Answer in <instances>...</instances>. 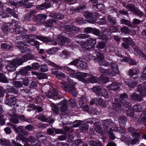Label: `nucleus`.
Masks as SVG:
<instances>
[{"mask_svg": "<svg viewBox=\"0 0 146 146\" xmlns=\"http://www.w3.org/2000/svg\"><path fill=\"white\" fill-rule=\"evenodd\" d=\"M34 57L33 55L29 54L24 55L20 58L13 59L7 65L6 68L9 71H13L16 70L17 66L21 65L29 60L33 59Z\"/></svg>", "mask_w": 146, "mask_h": 146, "instance_id": "obj_1", "label": "nucleus"}, {"mask_svg": "<svg viewBox=\"0 0 146 146\" xmlns=\"http://www.w3.org/2000/svg\"><path fill=\"white\" fill-rule=\"evenodd\" d=\"M67 81L68 84L66 85V82H62L61 84H60L59 86L61 87L65 90L68 91L71 93L73 96H76L77 95V93L75 88V83L73 82V80L69 78H67Z\"/></svg>", "mask_w": 146, "mask_h": 146, "instance_id": "obj_2", "label": "nucleus"}, {"mask_svg": "<svg viewBox=\"0 0 146 146\" xmlns=\"http://www.w3.org/2000/svg\"><path fill=\"white\" fill-rule=\"evenodd\" d=\"M96 54L97 57L95 60L100 66H110L109 62L104 60V57L103 54L100 52H97Z\"/></svg>", "mask_w": 146, "mask_h": 146, "instance_id": "obj_3", "label": "nucleus"}, {"mask_svg": "<svg viewBox=\"0 0 146 146\" xmlns=\"http://www.w3.org/2000/svg\"><path fill=\"white\" fill-rule=\"evenodd\" d=\"M92 76V74L88 73H84L82 72H78L73 74L72 75V77L78 79L79 80L85 83L87 82V80L85 78L88 77H90Z\"/></svg>", "mask_w": 146, "mask_h": 146, "instance_id": "obj_4", "label": "nucleus"}, {"mask_svg": "<svg viewBox=\"0 0 146 146\" xmlns=\"http://www.w3.org/2000/svg\"><path fill=\"white\" fill-rule=\"evenodd\" d=\"M57 38V42H54V44L55 45L58 43L60 45H63L66 43H68L70 42V40L68 38L64 37L60 34L58 36Z\"/></svg>", "mask_w": 146, "mask_h": 146, "instance_id": "obj_5", "label": "nucleus"}, {"mask_svg": "<svg viewBox=\"0 0 146 146\" xmlns=\"http://www.w3.org/2000/svg\"><path fill=\"white\" fill-rule=\"evenodd\" d=\"M47 17V15L45 14H38L34 16L33 20L36 22L40 24L46 19Z\"/></svg>", "mask_w": 146, "mask_h": 146, "instance_id": "obj_6", "label": "nucleus"}, {"mask_svg": "<svg viewBox=\"0 0 146 146\" xmlns=\"http://www.w3.org/2000/svg\"><path fill=\"white\" fill-rule=\"evenodd\" d=\"M121 102L117 99H115L114 102L112 103V106L114 110L119 112L123 110L121 106Z\"/></svg>", "mask_w": 146, "mask_h": 146, "instance_id": "obj_7", "label": "nucleus"}, {"mask_svg": "<svg viewBox=\"0 0 146 146\" xmlns=\"http://www.w3.org/2000/svg\"><path fill=\"white\" fill-rule=\"evenodd\" d=\"M67 102L66 100L61 101L58 104V105L60 106V110L61 112H64L67 110Z\"/></svg>", "mask_w": 146, "mask_h": 146, "instance_id": "obj_8", "label": "nucleus"}, {"mask_svg": "<svg viewBox=\"0 0 146 146\" xmlns=\"http://www.w3.org/2000/svg\"><path fill=\"white\" fill-rule=\"evenodd\" d=\"M14 127V129L17 133L19 134H22L23 135L27 136L29 135V132L26 131L24 129L23 126H18L17 127L16 125Z\"/></svg>", "mask_w": 146, "mask_h": 146, "instance_id": "obj_9", "label": "nucleus"}, {"mask_svg": "<svg viewBox=\"0 0 146 146\" xmlns=\"http://www.w3.org/2000/svg\"><path fill=\"white\" fill-rule=\"evenodd\" d=\"M48 95V98L55 100L59 99L62 98L60 97H59L58 92L55 89H53L50 91Z\"/></svg>", "mask_w": 146, "mask_h": 146, "instance_id": "obj_10", "label": "nucleus"}, {"mask_svg": "<svg viewBox=\"0 0 146 146\" xmlns=\"http://www.w3.org/2000/svg\"><path fill=\"white\" fill-rule=\"evenodd\" d=\"M102 124L105 128V130L106 131L109 130L110 127L113 128L112 127H111V125H112L114 123L112 122L110 119H106L103 120L102 121Z\"/></svg>", "mask_w": 146, "mask_h": 146, "instance_id": "obj_11", "label": "nucleus"}, {"mask_svg": "<svg viewBox=\"0 0 146 146\" xmlns=\"http://www.w3.org/2000/svg\"><path fill=\"white\" fill-rule=\"evenodd\" d=\"M51 4L48 1H46L45 3L37 5L36 8L38 11H41L47 9L51 7Z\"/></svg>", "mask_w": 146, "mask_h": 146, "instance_id": "obj_12", "label": "nucleus"}, {"mask_svg": "<svg viewBox=\"0 0 146 146\" xmlns=\"http://www.w3.org/2000/svg\"><path fill=\"white\" fill-rule=\"evenodd\" d=\"M85 16L87 19L88 22L90 23H93L96 21V19L94 17V15L92 13H86Z\"/></svg>", "mask_w": 146, "mask_h": 146, "instance_id": "obj_13", "label": "nucleus"}, {"mask_svg": "<svg viewBox=\"0 0 146 146\" xmlns=\"http://www.w3.org/2000/svg\"><path fill=\"white\" fill-rule=\"evenodd\" d=\"M64 28L65 30L67 31H79L80 30V28L75 26L69 25H65Z\"/></svg>", "mask_w": 146, "mask_h": 146, "instance_id": "obj_14", "label": "nucleus"}, {"mask_svg": "<svg viewBox=\"0 0 146 146\" xmlns=\"http://www.w3.org/2000/svg\"><path fill=\"white\" fill-rule=\"evenodd\" d=\"M120 84L119 83H112L110 85L107 86V88L109 90H119L120 88Z\"/></svg>", "mask_w": 146, "mask_h": 146, "instance_id": "obj_15", "label": "nucleus"}, {"mask_svg": "<svg viewBox=\"0 0 146 146\" xmlns=\"http://www.w3.org/2000/svg\"><path fill=\"white\" fill-rule=\"evenodd\" d=\"M128 131L134 137L139 138L140 136V133L138 132L137 130H135L134 128L132 127H129L128 128Z\"/></svg>", "mask_w": 146, "mask_h": 146, "instance_id": "obj_16", "label": "nucleus"}, {"mask_svg": "<svg viewBox=\"0 0 146 146\" xmlns=\"http://www.w3.org/2000/svg\"><path fill=\"white\" fill-rule=\"evenodd\" d=\"M17 102L16 98L15 97H10L6 100L5 103L9 106L12 107Z\"/></svg>", "mask_w": 146, "mask_h": 146, "instance_id": "obj_17", "label": "nucleus"}, {"mask_svg": "<svg viewBox=\"0 0 146 146\" xmlns=\"http://www.w3.org/2000/svg\"><path fill=\"white\" fill-rule=\"evenodd\" d=\"M14 28H12L11 23H7L4 25L3 29L4 32L9 31L13 33L14 31Z\"/></svg>", "mask_w": 146, "mask_h": 146, "instance_id": "obj_18", "label": "nucleus"}, {"mask_svg": "<svg viewBox=\"0 0 146 146\" xmlns=\"http://www.w3.org/2000/svg\"><path fill=\"white\" fill-rule=\"evenodd\" d=\"M127 119L124 115L119 116L118 118V121L120 126L122 127H125L127 122Z\"/></svg>", "mask_w": 146, "mask_h": 146, "instance_id": "obj_19", "label": "nucleus"}, {"mask_svg": "<svg viewBox=\"0 0 146 146\" xmlns=\"http://www.w3.org/2000/svg\"><path fill=\"white\" fill-rule=\"evenodd\" d=\"M130 98L133 100L135 101L140 102L142 101L143 98L141 96V94L133 93L130 96Z\"/></svg>", "mask_w": 146, "mask_h": 146, "instance_id": "obj_20", "label": "nucleus"}, {"mask_svg": "<svg viewBox=\"0 0 146 146\" xmlns=\"http://www.w3.org/2000/svg\"><path fill=\"white\" fill-rule=\"evenodd\" d=\"M95 104L103 108H105L106 107V104L105 101L102 99L98 98H95Z\"/></svg>", "mask_w": 146, "mask_h": 146, "instance_id": "obj_21", "label": "nucleus"}, {"mask_svg": "<svg viewBox=\"0 0 146 146\" xmlns=\"http://www.w3.org/2000/svg\"><path fill=\"white\" fill-rule=\"evenodd\" d=\"M14 29L13 33L16 34H25L27 32V30L26 29L19 26L18 27H15L14 28Z\"/></svg>", "mask_w": 146, "mask_h": 146, "instance_id": "obj_22", "label": "nucleus"}, {"mask_svg": "<svg viewBox=\"0 0 146 146\" xmlns=\"http://www.w3.org/2000/svg\"><path fill=\"white\" fill-rule=\"evenodd\" d=\"M38 119L42 121L48 122L49 123H53L54 121L53 119H51L49 118H47L46 116L44 115H39L38 117Z\"/></svg>", "mask_w": 146, "mask_h": 146, "instance_id": "obj_23", "label": "nucleus"}, {"mask_svg": "<svg viewBox=\"0 0 146 146\" xmlns=\"http://www.w3.org/2000/svg\"><path fill=\"white\" fill-rule=\"evenodd\" d=\"M49 15L51 17L59 19H62L64 17V15L62 13L59 12L56 13H51Z\"/></svg>", "mask_w": 146, "mask_h": 146, "instance_id": "obj_24", "label": "nucleus"}, {"mask_svg": "<svg viewBox=\"0 0 146 146\" xmlns=\"http://www.w3.org/2000/svg\"><path fill=\"white\" fill-rule=\"evenodd\" d=\"M84 100L85 99H80L78 101V103L82 109L86 111H87L88 110V106L85 104Z\"/></svg>", "mask_w": 146, "mask_h": 146, "instance_id": "obj_25", "label": "nucleus"}, {"mask_svg": "<svg viewBox=\"0 0 146 146\" xmlns=\"http://www.w3.org/2000/svg\"><path fill=\"white\" fill-rule=\"evenodd\" d=\"M86 41L91 49L94 46L96 43V39L92 38L87 39Z\"/></svg>", "mask_w": 146, "mask_h": 146, "instance_id": "obj_26", "label": "nucleus"}, {"mask_svg": "<svg viewBox=\"0 0 146 146\" xmlns=\"http://www.w3.org/2000/svg\"><path fill=\"white\" fill-rule=\"evenodd\" d=\"M137 91L139 92L142 96H146V92L144 88L143 84L139 85L137 88Z\"/></svg>", "mask_w": 146, "mask_h": 146, "instance_id": "obj_27", "label": "nucleus"}, {"mask_svg": "<svg viewBox=\"0 0 146 146\" xmlns=\"http://www.w3.org/2000/svg\"><path fill=\"white\" fill-rule=\"evenodd\" d=\"M36 38L39 39L45 42H51L52 40L51 38L42 36H36Z\"/></svg>", "mask_w": 146, "mask_h": 146, "instance_id": "obj_28", "label": "nucleus"}, {"mask_svg": "<svg viewBox=\"0 0 146 146\" xmlns=\"http://www.w3.org/2000/svg\"><path fill=\"white\" fill-rule=\"evenodd\" d=\"M0 145L3 146H11V143L8 140L5 139L0 138Z\"/></svg>", "mask_w": 146, "mask_h": 146, "instance_id": "obj_29", "label": "nucleus"}, {"mask_svg": "<svg viewBox=\"0 0 146 146\" xmlns=\"http://www.w3.org/2000/svg\"><path fill=\"white\" fill-rule=\"evenodd\" d=\"M134 49L135 51V54L137 55L138 54L139 55L146 59V55L143 53L137 47H135Z\"/></svg>", "mask_w": 146, "mask_h": 146, "instance_id": "obj_30", "label": "nucleus"}, {"mask_svg": "<svg viewBox=\"0 0 146 146\" xmlns=\"http://www.w3.org/2000/svg\"><path fill=\"white\" fill-rule=\"evenodd\" d=\"M18 115V118L21 121L23 122H27L29 123H31L32 122V120L31 118H27L24 115Z\"/></svg>", "mask_w": 146, "mask_h": 146, "instance_id": "obj_31", "label": "nucleus"}, {"mask_svg": "<svg viewBox=\"0 0 146 146\" xmlns=\"http://www.w3.org/2000/svg\"><path fill=\"white\" fill-rule=\"evenodd\" d=\"M17 47L21 51L22 53L25 52L27 53V52H31V50L30 49L26 47H23L21 45H17Z\"/></svg>", "mask_w": 146, "mask_h": 146, "instance_id": "obj_32", "label": "nucleus"}, {"mask_svg": "<svg viewBox=\"0 0 146 146\" xmlns=\"http://www.w3.org/2000/svg\"><path fill=\"white\" fill-rule=\"evenodd\" d=\"M99 79L100 82L102 84H105L109 81L108 78L103 75H102L100 76Z\"/></svg>", "mask_w": 146, "mask_h": 146, "instance_id": "obj_33", "label": "nucleus"}, {"mask_svg": "<svg viewBox=\"0 0 146 146\" xmlns=\"http://www.w3.org/2000/svg\"><path fill=\"white\" fill-rule=\"evenodd\" d=\"M51 106L54 113L56 114H58L59 112V107L55 104L52 103L51 104Z\"/></svg>", "mask_w": 146, "mask_h": 146, "instance_id": "obj_34", "label": "nucleus"}, {"mask_svg": "<svg viewBox=\"0 0 146 146\" xmlns=\"http://www.w3.org/2000/svg\"><path fill=\"white\" fill-rule=\"evenodd\" d=\"M142 113L143 116L139 119V121L141 123H143L146 122V110L143 111Z\"/></svg>", "mask_w": 146, "mask_h": 146, "instance_id": "obj_35", "label": "nucleus"}, {"mask_svg": "<svg viewBox=\"0 0 146 146\" xmlns=\"http://www.w3.org/2000/svg\"><path fill=\"white\" fill-rule=\"evenodd\" d=\"M124 82L126 84L131 88L135 87L137 85V83L135 81H125Z\"/></svg>", "mask_w": 146, "mask_h": 146, "instance_id": "obj_36", "label": "nucleus"}, {"mask_svg": "<svg viewBox=\"0 0 146 146\" xmlns=\"http://www.w3.org/2000/svg\"><path fill=\"white\" fill-rule=\"evenodd\" d=\"M37 36L35 35L32 34L27 35L26 38L27 40L29 43H30L31 42H34L35 39H37L36 37V36Z\"/></svg>", "mask_w": 146, "mask_h": 146, "instance_id": "obj_37", "label": "nucleus"}, {"mask_svg": "<svg viewBox=\"0 0 146 146\" xmlns=\"http://www.w3.org/2000/svg\"><path fill=\"white\" fill-rule=\"evenodd\" d=\"M107 20L108 22L111 25H115L116 23L115 19L110 16H108Z\"/></svg>", "mask_w": 146, "mask_h": 146, "instance_id": "obj_38", "label": "nucleus"}, {"mask_svg": "<svg viewBox=\"0 0 146 146\" xmlns=\"http://www.w3.org/2000/svg\"><path fill=\"white\" fill-rule=\"evenodd\" d=\"M80 46L84 50H88L91 49L86 41L81 42L80 44Z\"/></svg>", "mask_w": 146, "mask_h": 146, "instance_id": "obj_39", "label": "nucleus"}, {"mask_svg": "<svg viewBox=\"0 0 146 146\" xmlns=\"http://www.w3.org/2000/svg\"><path fill=\"white\" fill-rule=\"evenodd\" d=\"M56 23V21L53 19H50L47 21L46 22V26L47 27H50L51 29L53 27L52 25Z\"/></svg>", "mask_w": 146, "mask_h": 146, "instance_id": "obj_40", "label": "nucleus"}, {"mask_svg": "<svg viewBox=\"0 0 146 146\" xmlns=\"http://www.w3.org/2000/svg\"><path fill=\"white\" fill-rule=\"evenodd\" d=\"M118 73V72L117 70L116 71L114 70V69H113V70H111L109 69H107L106 74L111 77L115 76L116 74H117Z\"/></svg>", "mask_w": 146, "mask_h": 146, "instance_id": "obj_41", "label": "nucleus"}, {"mask_svg": "<svg viewBox=\"0 0 146 146\" xmlns=\"http://www.w3.org/2000/svg\"><path fill=\"white\" fill-rule=\"evenodd\" d=\"M79 128L83 132L86 131L88 130V126L87 123L82 122L79 127Z\"/></svg>", "mask_w": 146, "mask_h": 146, "instance_id": "obj_42", "label": "nucleus"}, {"mask_svg": "<svg viewBox=\"0 0 146 146\" xmlns=\"http://www.w3.org/2000/svg\"><path fill=\"white\" fill-rule=\"evenodd\" d=\"M19 119L18 115H16L10 118V120L11 123L16 124L19 122Z\"/></svg>", "mask_w": 146, "mask_h": 146, "instance_id": "obj_43", "label": "nucleus"}, {"mask_svg": "<svg viewBox=\"0 0 146 146\" xmlns=\"http://www.w3.org/2000/svg\"><path fill=\"white\" fill-rule=\"evenodd\" d=\"M123 40L124 41L127 43L129 45H131L132 46H134V41L131 38H123Z\"/></svg>", "mask_w": 146, "mask_h": 146, "instance_id": "obj_44", "label": "nucleus"}, {"mask_svg": "<svg viewBox=\"0 0 146 146\" xmlns=\"http://www.w3.org/2000/svg\"><path fill=\"white\" fill-rule=\"evenodd\" d=\"M120 22L121 24H124L129 27H131L132 25L130 21L123 18L120 19Z\"/></svg>", "mask_w": 146, "mask_h": 146, "instance_id": "obj_45", "label": "nucleus"}, {"mask_svg": "<svg viewBox=\"0 0 146 146\" xmlns=\"http://www.w3.org/2000/svg\"><path fill=\"white\" fill-rule=\"evenodd\" d=\"M109 129V130L106 131L107 133H108L109 135V136L110 139H111L113 140L115 139V137L113 132V129L112 127H110Z\"/></svg>", "mask_w": 146, "mask_h": 146, "instance_id": "obj_46", "label": "nucleus"}, {"mask_svg": "<svg viewBox=\"0 0 146 146\" xmlns=\"http://www.w3.org/2000/svg\"><path fill=\"white\" fill-rule=\"evenodd\" d=\"M88 66V64L85 62L81 60L80 61L78 65V67L83 69H86Z\"/></svg>", "mask_w": 146, "mask_h": 146, "instance_id": "obj_47", "label": "nucleus"}, {"mask_svg": "<svg viewBox=\"0 0 146 146\" xmlns=\"http://www.w3.org/2000/svg\"><path fill=\"white\" fill-rule=\"evenodd\" d=\"M8 90L9 92L13 93L15 94H17L18 92V89L15 86H10L8 88Z\"/></svg>", "mask_w": 146, "mask_h": 146, "instance_id": "obj_48", "label": "nucleus"}, {"mask_svg": "<svg viewBox=\"0 0 146 146\" xmlns=\"http://www.w3.org/2000/svg\"><path fill=\"white\" fill-rule=\"evenodd\" d=\"M0 81L1 82L7 83L9 81L5 75L3 73H0Z\"/></svg>", "mask_w": 146, "mask_h": 146, "instance_id": "obj_49", "label": "nucleus"}, {"mask_svg": "<svg viewBox=\"0 0 146 146\" xmlns=\"http://www.w3.org/2000/svg\"><path fill=\"white\" fill-rule=\"evenodd\" d=\"M121 103L122 104L123 106L125 107V108H127L128 109H130L131 108V104L128 101H125L122 102Z\"/></svg>", "mask_w": 146, "mask_h": 146, "instance_id": "obj_50", "label": "nucleus"}, {"mask_svg": "<svg viewBox=\"0 0 146 146\" xmlns=\"http://www.w3.org/2000/svg\"><path fill=\"white\" fill-rule=\"evenodd\" d=\"M110 66L112 70L114 69V70H117L118 73L119 72L118 66L117 63L114 62H111Z\"/></svg>", "mask_w": 146, "mask_h": 146, "instance_id": "obj_51", "label": "nucleus"}, {"mask_svg": "<svg viewBox=\"0 0 146 146\" xmlns=\"http://www.w3.org/2000/svg\"><path fill=\"white\" fill-rule=\"evenodd\" d=\"M125 7L127 9L133 12L136 8L133 4H127Z\"/></svg>", "mask_w": 146, "mask_h": 146, "instance_id": "obj_52", "label": "nucleus"}, {"mask_svg": "<svg viewBox=\"0 0 146 146\" xmlns=\"http://www.w3.org/2000/svg\"><path fill=\"white\" fill-rule=\"evenodd\" d=\"M92 90L97 94L100 95L102 89L100 86H97L93 88Z\"/></svg>", "mask_w": 146, "mask_h": 146, "instance_id": "obj_53", "label": "nucleus"}, {"mask_svg": "<svg viewBox=\"0 0 146 146\" xmlns=\"http://www.w3.org/2000/svg\"><path fill=\"white\" fill-rule=\"evenodd\" d=\"M35 11H31L29 13L25 15V17L26 19H27L28 20H29L32 16H34L35 15Z\"/></svg>", "mask_w": 146, "mask_h": 146, "instance_id": "obj_54", "label": "nucleus"}, {"mask_svg": "<svg viewBox=\"0 0 146 146\" xmlns=\"http://www.w3.org/2000/svg\"><path fill=\"white\" fill-rule=\"evenodd\" d=\"M133 13H134L135 15L139 17H143L144 15V13L143 12L137 8H136Z\"/></svg>", "mask_w": 146, "mask_h": 146, "instance_id": "obj_55", "label": "nucleus"}, {"mask_svg": "<svg viewBox=\"0 0 146 146\" xmlns=\"http://www.w3.org/2000/svg\"><path fill=\"white\" fill-rule=\"evenodd\" d=\"M13 47L12 45H8L7 44L5 43H3L1 45V48L4 49H7L9 50H10Z\"/></svg>", "mask_w": 146, "mask_h": 146, "instance_id": "obj_56", "label": "nucleus"}, {"mask_svg": "<svg viewBox=\"0 0 146 146\" xmlns=\"http://www.w3.org/2000/svg\"><path fill=\"white\" fill-rule=\"evenodd\" d=\"M128 97L127 95L125 93L121 94L120 95V98H119V101H120L121 102H122L126 101V100H125Z\"/></svg>", "mask_w": 146, "mask_h": 146, "instance_id": "obj_57", "label": "nucleus"}, {"mask_svg": "<svg viewBox=\"0 0 146 146\" xmlns=\"http://www.w3.org/2000/svg\"><path fill=\"white\" fill-rule=\"evenodd\" d=\"M133 108L135 112L141 111L142 110L141 106L138 104L134 105L133 106Z\"/></svg>", "mask_w": 146, "mask_h": 146, "instance_id": "obj_58", "label": "nucleus"}, {"mask_svg": "<svg viewBox=\"0 0 146 146\" xmlns=\"http://www.w3.org/2000/svg\"><path fill=\"white\" fill-rule=\"evenodd\" d=\"M91 77L88 80V82H90V83H96L98 82V78L94 76H93L92 75Z\"/></svg>", "mask_w": 146, "mask_h": 146, "instance_id": "obj_59", "label": "nucleus"}, {"mask_svg": "<svg viewBox=\"0 0 146 146\" xmlns=\"http://www.w3.org/2000/svg\"><path fill=\"white\" fill-rule=\"evenodd\" d=\"M47 63L48 65L55 67L56 68H58V69L62 68V67L61 66L58 65L54 62H52L50 61H48L47 62Z\"/></svg>", "mask_w": 146, "mask_h": 146, "instance_id": "obj_60", "label": "nucleus"}, {"mask_svg": "<svg viewBox=\"0 0 146 146\" xmlns=\"http://www.w3.org/2000/svg\"><path fill=\"white\" fill-rule=\"evenodd\" d=\"M120 31L121 33L125 34H127L129 33V29L127 27L124 26L121 28Z\"/></svg>", "mask_w": 146, "mask_h": 146, "instance_id": "obj_61", "label": "nucleus"}, {"mask_svg": "<svg viewBox=\"0 0 146 146\" xmlns=\"http://www.w3.org/2000/svg\"><path fill=\"white\" fill-rule=\"evenodd\" d=\"M40 71L42 72L47 71L48 70V67L46 64H42L40 66Z\"/></svg>", "mask_w": 146, "mask_h": 146, "instance_id": "obj_62", "label": "nucleus"}, {"mask_svg": "<svg viewBox=\"0 0 146 146\" xmlns=\"http://www.w3.org/2000/svg\"><path fill=\"white\" fill-rule=\"evenodd\" d=\"M100 95L105 98H108L109 97V94L108 91L104 89H103L102 90Z\"/></svg>", "mask_w": 146, "mask_h": 146, "instance_id": "obj_63", "label": "nucleus"}, {"mask_svg": "<svg viewBox=\"0 0 146 146\" xmlns=\"http://www.w3.org/2000/svg\"><path fill=\"white\" fill-rule=\"evenodd\" d=\"M92 33L94 35L98 36L99 35H100L101 34L100 30L96 28H93L92 30Z\"/></svg>", "mask_w": 146, "mask_h": 146, "instance_id": "obj_64", "label": "nucleus"}]
</instances>
